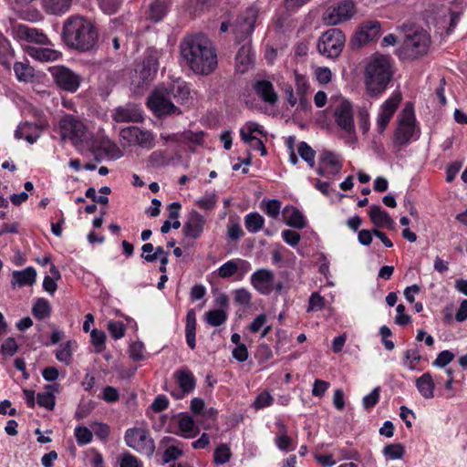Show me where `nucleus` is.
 Returning <instances> with one entry per match:
<instances>
[{
    "mask_svg": "<svg viewBox=\"0 0 467 467\" xmlns=\"http://www.w3.org/2000/svg\"><path fill=\"white\" fill-rule=\"evenodd\" d=\"M165 89L178 104H184L189 99L190 88L184 81L176 80L165 88Z\"/></svg>",
    "mask_w": 467,
    "mask_h": 467,
    "instance_id": "a878e982",
    "label": "nucleus"
},
{
    "mask_svg": "<svg viewBox=\"0 0 467 467\" xmlns=\"http://www.w3.org/2000/svg\"><path fill=\"white\" fill-rule=\"evenodd\" d=\"M335 121L347 133L355 131L352 105L348 100L341 101L334 111Z\"/></svg>",
    "mask_w": 467,
    "mask_h": 467,
    "instance_id": "2eb2a0df",
    "label": "nucleus"
},
{
    "mask_svg": "<svg viewBox=\"0 0 467 467\" xmlns=\"http://www.w3.org/2000/svg\"><path fill=\"white\" fill-rule=\"evenodd\" d=\"M127 446L140 454L151 456L155 451V443L150 432L142 428H130L125 432Z\"/></svg>",
    "mask_w": 467,
    "mask_h": 467,
    "instance_id": "0eeeda50",
    "label": "nucleus"
},
{
    "mask_svg": "<svg viewBox=\"0 0 467 467\" xmlns=\"http://www.w3.org/2000/svg\"><path fill=\"white\" fill-rule=\"evenodd\" d=\"M405 38L399 56L404 59H415L427 54L431 46V35L411 21L403 23L398 28Z\"/></svg>",
    "mask_w": 467,
    "mask_h": 467,
    "instance_id": "20e7f679",
    "label": "nucleus"
},
{
    "mask_svg": "<svg viewBox=\"0 0 467 467\" xmlns=\"http://www.w3.org/2000/svg\"><path fill=\"white\" fill-rule=\"evenodd\" d=\"M295 86L297 97L307 95L310 85L306 76L295 73Z\"/></svg>",
    "mask_w": 467,
    "mask_h": 467,
    "instance_id": "49530a36",
    "label": "nucleus"
},
{
    "mask_svg": "<svg viewBox=\"0 0 467 467\" xmlns=\"http://www.w3.org/2000/svg\"><path fill=\"white\" fill-rule=\"evenodd\" d=\"M72 0H43V5L47 12L53 15H60L67 12Z\"/></svg>",
    "mask_w": 467,
    "mask_h": 467,
    "instance_id": "72a5a7b5",
    "label": "nucleus"
},
{
    "mask_svg": "<svg viewBox=\"0 0 467 467\" xmlns=\"http://www.w3.org/2000/svg\"><path fill=\"white\" fill-rule=\"evenodd\" d=\"M380 34V23L378 21H368L364 23L359 31L356 33L352 39V45L361 47L375 38Z\"/></svg>",
    "mask_w": 467,
    "mask_h": 467,
    "instance_id": "f3484780",
    "label": "nucleus"
},
{
    "mask_svg": "<svg viewBox=\"0 0 467 467\" xmlns=\"http://www.w3.org/2000/svg\"><path fill=\"white\" fill-rule=\"evenodd\" d=\"M239 265L235 260H229L218 268V275L222 278L233 276L238 270Z\"/></svg>",
    "mask_w": 467,
    "mask_h": 467,
    "instance_id": "a18cd8bd",
    "label": "nucleus"
},
{
    "mask_svg": "<svg viewBox=\"0 0 467 467\" xmlns=\"http://www.w3.org/2000/svg\"><path fill=\"white\" fill-rule=\"evenodd\" d=\"M73 345H76V343L70 340L60 345L59 348L56 351V358L59 362H63L66 365L71 363Z\"/></svg>",
    "mask_w": 467,
    "mask_h": 467,
    "instance_id": "e433bc0d",
    "label": "nucleus"
},
{
    "mask_svg": "<svg viewBox=\"0 0 467 467\" xmlns=\"http://www.w3.org/2000/svg\"><path fill=\"white\" fill-rule=\"evenodd\" d=\"M415 132V115L411 106L407 105L399 118L398 127L394 133V143L406 146Z\"/></svg>",
    "mask_w": 467,
    "mask_h": 467,
    "instance_id": "1a4fd4ad",
    "label": "nucleus"
},
{
    "mask_svg": "<svg viewBox=\"0 0 467 467\" xmlns=\"http://www.w3.org/2000/svg\"><path fill=\"white\" fill-rule=\"evenodd\" d=\"M108 329L114 339H119L125 335V326L120 321H109L108 323Z\"/></svg>",
    "mask_w": 467,
    "mask_h": 467,
    "instance_id": "4d7b16f0",
    "label": "nucleus"
},
{
    "mask_svg": "<svg viewBox=\"0 0 467 467\" xmlns=\"http://www.w3.org/2000/svg\"><path fill=\"white\" fill-rule=\"evenodd\" d=\"M356 13L352 0H342L328 6L322 16V21L327 26H337L350 20Z\"/></svg>",
    "mask_w": 467,
    "mask_h": 467,
    "instance_id": "6e6552de",
    "label": "nucleus"
},
{
    "mask_svg": "<svg viewBox=\"0 0 467 467\" xmlns=\"http://www.w3.org/2000/svg\"><path fill=\"white\" fill-rule=\"evenodd\" d=\"M159 68L158 57L155 54L148 55L142 61L138 71L141 82L149 83L153 79Z\"/></svg>",
    "mask_w": 467,
    "mask_h": 467,
    "instance_id": "412c9836",
    "label": "nucleus"
},
{
    "mask_svg": "<svg viewBox=\"0 0 467 467\" xmlns=\"http://www.w3.org/2000/svg\"><path fill=\"white\" fill-rule=\"evenodd\" d=\"M265 219L258 213H250L244 217V226L249 233H258L263 229Z\"/></svg>",
    "mask_w": 467,
    "mask_h": 467,
    "instance_id": "f704fd0d",
    "label": "nucleus"
},
{
    "mask_svg": "<svg viewBox=\"0 0 467 467\" xmlns=\"http://www.w3.org/2000/svg\"><path fill=\"white\" fill-rule=\"evenodd\" d=\"M120 5L121 0H99L100 8L109 15L116 13Z\"/></svg>",
    "mask_w": 467,
    "mask_h": 467,
    "instance_id": "e2e57ef3",
    "label": "nucleus"
},
{
    "mask_svg": "<svg viewBox=\"0 0 467 467\" xmlns=\"http://www.w3.org/2000/svg\"><path fill=\"white\" fill-rule=\"evenodd\" d=\"M178 427L182 436L187 439L193 438L199 433V429L195 426L192 417L187 413L180 414Z\"/></svg>",
    "mask_w": 467,
    "mask_h": 467,
    "instance_id": "bb28decb",
    "label": "nucleus"
},
{
    "mask_svg": "<svg viewBox=\"0 0 467 467\" xmlns=\"http://www.w3.org/2000/svg\"><path fill=\"white\" fill-rule=\"evenodd\" d=\"M232 451L227 444H220L214 451L213 462L217 465H223L230 461Z\"/></svg>",
    "mask_w": 467,
    "mask_h": 467,
    "instance_id": "ea45409f",
    "label": "nucleus"
},
{
    "mask_svg": "<svg viewBox=\"0 0 467 467\" xmlns=\"http://www.w3.org/2000/svg\"><path fill=\"white\" fill-rule=\"evenodd\" d=\"M14 71L18 80L30 81L34 77V69L26 63L16 62Z\"/></svg>",
    "mask_w": 467,
    "mask_h": 467,
    "instance_id": "58836bf2",
    "label": "nucleus"
},
{
    "mask_svg": "<svg viewBox=\"0 0 467 467\" xmlns=\"http://www.w3.org/2000/svg\"><path fill=\"white\" fill-rule=\"evenodd\" d=\"M326 299L318 292H314L309 298L307 312L320 311L324 308Z\"/></svg>",
    "mask_w": 467,
    "mask_h": 467,
    "instance_id": "864d4df0",
    "label": "nucleus"
},
{
    "mask_svg": "<svg viewBox=\"0 0 467 467\" xmlns=\"http://www.w3.org/2000/svg\"><path fill=\"white\" fill-rule=\"evenodd\" d=\"M297 150L302 160H304L310 168H314L316 164V151L306 141L299 143Z\"/></svg>",
    "mask_w": 467,
    "mask_h": 467,
    "instance_id": "a19ab883",
    "label": "nucleus"
},
{
    "mask_svg": "<svg viewBox=\"0 0 467 467\" xmlns=\"http://www.w3.org/2000/svg\"><path fill=\"white\" fill-rule=\"evenodd\" d=\"M44 126L42 124L26 121L21 123L15 130V138L17 140L25 139L28 143H35L40 137Z\"/></svg>",
    "mask_w": 467,
    "mask_h": 467,
    "instance_id": "aec40b11",
    "label": "nucleus"
},
{
    "mask_svg": "<svg viewBox=\"0 0 467 467\" xmlns=\"http://www.w3.org/2000/svg\"><path fill=\"white\" fill-rule=\"evenodd\" d=\"M416 387L420 395L425 399L433 398L434 382L431 373L426 372L416 379Z\"/></svg>",
    "mask_w": 467,
    "mask_h": 467,
    "instance_id": "c85d7f7f",
    "label": "nucleus"
},
{
    "mask_svg": "<svg viewBox=\"0 0 467 467\" xmlns=\"http://www.w3.org/2000/svg\"><path fill=\"white\" fill-rule=\"evenodd\" d=\"M204 224V217L197 211L192 210L186 217L182 233L188 238L198 239L203 232Z\"/></svg>",
    "mask_w": 467,
    "mask_h": 467,
    "instance_id": "dca6fc26",
    "label": "nucleus"
},
{
    "mask_svg": "<svg viewBox=\"0 0 467 467\" xmlns=\"http://www.w3.org/2000/svg\"><path fill=\"white\" fill-rule=\"evenodd\" d=\"M130 357L134 361H140L145 358V347L142 342L136 341L130 345L129 348Z\"/></svg>",
    "mask_w": 467,
    "mask_h": 467,
    "instance_id": "603ef678",
    "label": "nucleus"
},
{
    "mask_svg": "<svg viewBox=\"0 0 467 467\" xmlns=\"http://www.w3.org/2000/svg\"><path fill=\"white\" fill-rule=\"evenodd\" d=\"M368 216L372 223L377 227L393 229L394 221L389 214L379 205H372L368 211Z\"/></svg>",
    "mask_w": 467,
    "mask_h": 467,
    "instance_id": "393cba45",
    "label": "nucleus"
},
{
    "mask_svg": "<svg viewBox=\"0 0 467 467\" xmlns=\"http://www.w3.org/2000/svg\"><path fill=\"white\" fill-rule=\"evenodd\" d=\"M138 142L135 145H139L144 149H152L154 147V136L149 130L138 129Z\"/></svg>",
    "mask_w": 467,
    "mask_h": 467,
    "instance_id": "37998d69",
    "label": "nucleus"
},
{
    "mask_svg": "<svg viewBox=\"0 0 467 467\" xmlns=\"http://www.w3.org/2000/svg\"><path fill=\"white\" fill-rule=\"evenodd\" d=\"M120 467H140V461L130 452H124L121 456Z\"/></svg>",
    "mask_w": 467,
    "mask_h": 467,
    "instance_id": "774afa93",
    "label": "nucleus"
},
{
    "mask_svg": "<svg viewBox=\"0 0 467 467\" xmlns=\"http://www.w3.org/2000/svg\"><path fill=\"white\" fill-rule=\"evenodd\" d=\"M256 95L268 104H275L278 100L272 82L265 79L256 80L253 86Z\"/></svg>",
    "mask_w": 467,
    "mask_h": 467,
    "instance_id": "b1692460",
    "label": "nucleus"
},
{
    "mask_svg": "<svg viewBox=\"0 0 467 467\" xmlns=\"http://www.w3.org/2000/svg\"><path fill=\"white\" fill-rule=\"evenodd\" d=\"M105 154L110 159H119L123 156L122 150L113 142H108L103 146Z\"/></svg>",
    "mask_w": 467,
    "mask_h": 467,
    "instance_id": "338daca9",
    "label": "nucleus"
},
{
    "mask_svg": "<svg viewBox=\"0 0 467 467\" xmlns=\"http://www.w3.org/2000/svg\"><path fill=\"white\" fill-rule=\"evenodd\" d=\"M112 117L116 122H141L143 120L140 109L132 105L117 108Z\"/></svg>",
    "mask_w": 467,
    "mask_h": 467,
    "instance_id": "4be33fe9",
    "label": "nucleus"
},
{
    "mask_svg": "<svg viewBox=\"0 0 467 467\" xmlns=\"http://www.w3.org/2000/svg\"><path fill=\"white\" fill-rule=\"evenodd\" d=\"M235 61L236 71L242 74L247 72L253 67L254 54L249 42L244 44L239 48L235 57Z\"/></svg>",
    "mask_w": 467,
    "mask_h": 467,
    "instance_id": "5701e85b",
    "label": "nucleus"
},
{
    "mask_svg": "<svg viewBox=\"0 0 467 467\" xmlns=\"http://www.w3.org/2000/svg\"><path fill=\"white\" fill-rule=\"evenodd\" d=\"M61 36L68 47L79 52L92 51L98 46V31L83 16L68 17L64 22Z\"/></svg>",
    "mask_w": 467,
    "mask_h": 467,
    "instance_id": "f03ea898",
    "label": "nucleus"
},
{
    "mask_svg": "<svg viewBox=\"0 0 467 467\" xmlns=\"http://www.w3.org/2000/svg\"><path fill=\"white\" fill-rule=\"evenodd\" d=\"M393 76V70L389 57L376 56L367 64L364 74L366 92L368 97L377 99L380 97Z\"/></svg>",
    "mask_w": 467,
    "mask_h": 467,
    "instance_id": "7ed1b4c3",
    "label": "nucleus"
},
{
    "mask_svg": "<svg viewBox=\"0 0 467 467\" xmlns=\"http://www.w3.org/2000/svg\"><path fill=\"white\" fill-rule=\"evenodd\" d=\"M168 0H155L149 6L148 19L152 22L161 21L167 14L169 9Z\"/></svg>",
    "mask_w": 467,
    "mask_h": 467,
    "instance_id": "c756f323",
    "label": "nucleus"
},
{
    "mask_svg": "<svg viewBox=\"0 0 467 467\" xmlns=\"http://www.w3.org/2000/svg\"><path fill=\"white\" fill-rule=\"evenodd\" d=\"M273 403V397L268 391H263L257 395L255 398L253 406L255 410H261L263 408L268 407Z\"/></svg>",
    "mask_w": 467,
    "mask_h": 467,
    "instance_id": "13d9d810",
    "label": "nucleus"
},
{
    "mask_svg": "<svg viewBox=\"0 0 467 467\" xmlns=\"http://www.w3.org/2000/svg\"><path fill=\"white\" fill-rule=\"evenodd\" d=\"M257 15L256 8L248 7L244 14L237 18L233 31L238 40L247 38L254 32Z\"/></svg>",
    "mask_w": 467,
    "mask_h": 467,
    "instance_id": "ddd939ff",
    "label": "nucleus"
},
{
    "mask_svg": "<svg viewBox=\"0 0 467 467\" xmlns=\"http://www.w3.org/2000/svg\"><path fill=\"white\" fill-rule=\"evenodd\" d=\"M346 43V36L339 28H330L325 31L317 41L318 52L331 59L337 58Z\"/></svg>",
    "mask_w": 467,
    "mask_h": 467,
    "instance_id": "423d86ee",
    "label": "nucleus"
},
{
    "mask_svg": "<svg viewBox=\"0 0 467 467\" xmlns=\"http://www.w3.org/2000/svg\"><path fill=\"white\" fill-rule=\"evenodd\" d=\"M380 388L376 387L369 394L366 395L362 400V405L365 410L372 409L379 400Z\"/></svg>",
    "mask_w": 467,
    "mask_h": 467,
    "instance_id": "6e6d98bb",
    "label": "nucleus"
},
{
    "mask_svg": "<svg viewBox=\"0 0 467 467\" xmlns=\"http://www.w3.org/2000/svg\"><path fill=\"white\" fill-rule=\"evenodd\" d=\"M91 343L95 347L97 353H100L105 348L106 334L102 330L93 329L90 332Z\"/></svg>",
    "mask_w": 467,
    "mask_h": 467,
    "instance_id": "de8ad7c7",
    "label": "nucleus"
},
{
    "mask_svg": "<svg viewBox=\"0 0 467 467\" xmlns=\"http://www.w3.org/2000/svg\"><path fill=\"white\" fill-rule=\"evenodd\" d=\"M177 384L181 390L171 392V395L176 399H182L184 395L191 393L195 388V379L193 374L188 370H178L174 373Z\"/></svg>",
    "mask_w": 467,
    "mask_h": 467,
    "instance_id": "6ab92c4d",
    "label": "nucleus"
},
{
    "mask_svg": "<svg viewBox=\"0 0 467 467\" xmlns=\"http://www.w3.org/2000/svg\"><path fill=\"white\" fill-rule=\"evenodd\" d=\"M182 58L195 73L208 75L217 67V55L212 42L202 34L185 36L180 44Z\"/></svg>",
    "mask_w": 467,
    "mask_h": 467,
    "instance_id": "f257e3e1",
    "label": "nucleus"
},
{
    "mask_svg": "<svg viewBox=\"0 0 467 467\" xmlns=\"http://www.w3.org/2000/svg\"><path fill=\"white\" fill-rule=\"evenodd\" d=\"M51 75L61 89L71 93L78 90L82 80L78 74L63 66L54 67Z\"/></svg>",
    "mask_w": 467,
    "mask_h": 467,
    "instance_id": "9b49d317",
    "label": "nucleus"
},
{
    "mask_svg": "<svg viewBox=\"0 0 467 467\" xmlns=\"http://www.w3.org/2000/svg\"><path fill=\"white\" fill-rule=\"evenodd\" d=\"M285 223L296 229H303L306 227V219L303 213L295 207H285L284 209Z\"/></svg>",
    "mask_w": 467,
    "mask_h": 467,
    "instance_id": "cd10ccee",
    "label": "nucleus"
},
{
    "mask_svg": "<svg viewBox=\"0 0 467 467\" xmlns=\"http://www.w3.org/2000/svg\"><path fill=\"white\" fill-rule=\"evenodd\" d=\"M12 276L14 284L20 287L32 285L36 282V272L34 267L29 266L21 271H14Z\"/></svg>",
    "mask_w": 467,
    "mask_h": 467,
    "instance_id": "7c9ffc66",
    "label": "nucleus"
},
{
    "mask_svg": "<svg viewBox=\"0 0 467 467\" xmlns=\"http://www.w3.org/2000/svg\"><path fill=\"white\" fill-rule=\"evenodd\" d=\"M195 333H196L195 312L193 309H191L187 313L186 325H185L186 342L191 349H194L196 347Z\"/></svg>",
    "mask_w": 467,
    "mask_h": 467,
    "instance_id": "473e14b6",
    "label": "nucleus"
},
{
    "mask_svg": "<svg viewBox=\"0 0 467 467\" xmlns=\"http://www.w3.org/2000/svg\"><path fill=\"white\" fill-rule=\"evenodd\" d=\"M36 402L40 407L52 410L56 405V398L50 391L40 392L36 396Z\"/></svg>",
    "mask_w": 467,
    "mask_h": 467,
    "instance_id": "c03bdc74",
    "label": "nucleus"
},
{
    "mask_svg": "<svg viewBox=\"0 0 467 467\" xmlns=\"http://www.w3.org/2000/svg\"><path fill=\"white\" fill-rule=\"evenodd\" d=\"M18 32L21 36L25 37L30 42H34L40 45H47L49 40L47 36L36 28H31L26 26H20Z\"/></svg>",
    "mask_w": 467,
    "mask_h": 467,
    "instance_id": "2f4dec72",
    "label": "nucleus"
},
{
    "mask_svg": "<svg viewBox=\"0 0 467 467\" xmlns=\"http://www.w3.org/2000/svg\"><path fill=\"white\" fill-rule=\"evenodd\" d=\"M32 314L37 319H45L51 314L49 302L45 298H37L33 305Z\"/></svg>",
    "mask_w": 467,
    "mask_h": 467,
    "instance_id": "c9c22d12",
    "label": "nucleus"
},
{
    "mask_svg": "<svg viewBox=\"0 0 467 467\" xmlns=\"http://www.w3.org/2000/svg\"><path fill=\"white\" fill-rule=\"evenodd\" d=\"M454 358V354L450 350H443L439 353L436 359L433 361V365L439 368H443L451 362Z\"/></svg>",
    "mask_w": 467,
    "mask_h": 467,
    "instance_id": "0e129e2a",
    "label": "nucleus"
},
{
    "mask_svg": "<svg viewBox=\"0 0 467 467\" xmlns=\"http://www.w3.org/2000/svg\"><path fill=\"white\" fill-rule=\"evenodd\" d=\"M404 453L405 449L401 443H391L383 448V454L390 460L401 459Z\"/></svg>",
    "mask_w": 467,
    "mask_h": 467,
    "instance_id": "79ce46f5",
    "label": "nucleus"
},
{
    "mask_svg": "<svg viewBox=\"0 0 467 467\" xmlns=\"http://www.w3.org/2000/svg\"><path fill=\"white\" fill-rule=\"evenodd\" d=\"M147 106L158 118L181 115L182 111L172 102L164 87L154 89L147 99Z\"/></svg>",
    "mask_w": 467,
    "mask_h": 467,
    "instance_id": "39448f33",
    "label": "nucleus"
},
{
    "mask_svg": "<svg viewBox=\"0 0 467 467\" xmlns=\"http://www.w3.org/2000/svg\"><path fill=\"white\" fill-rule=\"evenodd\" d=\"M203 131L193 132L192 130H184L183 132H181V142H190L195 145H201L203 140Z\"/></svg>",
    "mask_w": 467,
    "mask_h": 467,
    "instance_id": "3c124183",
    "label": "nucleus"
},
{
    "mask_svg": "<svg viewBox=\"0 0 467 467\" xmlns=\"http://www.w3.org/2000/svg\"><path fill=\"white\" fill-rule=\"evenodd\" d=\"M342 163L339 157L329 150H323L319 155V166L317 172L320 176L333 177L341 171Z\"/></svg>",
    "mask_w": 467,
    "mask_h": 467,
    "instance_id": "4468645a",
    "label": "nucleus"
},
{
    "mask_svg": "<svg viewBox=\"0 0 467 467\" xmlns=\"http://www.w3.org/2000/svg\"><path fill=\"white\" fill-rule=\"evenodd\" d=\"M401 101V94L394 92L381 106L377 118L379 133H383Z\"/></svg>",
    "mask_w": 467,
    "mask_h": 467,
    "instance_id": "f8f14e48",
    "label": "nucleus"
},
{
    "mask_svg": "<svg viewBox=\"0 0 467 467\" xmlns=\"http://www.w3.org/2000/svg\"><path fill=\"white\" fill-rule=\"evenodd\" d=\"M227 318L228 315L223 309H214L205 313V321L213 327L223 325Z\"/></svg>",
    "mask_w": 467,
    "mask_h": 467,
    "instance_id": "4c0bfd02",
    "label": "nucleus"
},
{
    "mask_svg": "<svg viewBox=\"0 0 467 467\" xmlns=\"http://www.w3.org/2000/svg\"><path fill=\"white\" fill-rule=\"evenodd\" d=\"M59 129L63 139H69L74 144L82 142L86 138V126L77 117L67 114L59 121Z\"/></svg>",
    "mask_w": 467,
    "mask_h": 467,
    "instance_id": "9d476101",
    "label": "nucleus"
},
{
    "mask_svg": "<svg viewBox=\"0 0 467 467\" xmlns=\"http://www.w3.org/2000/svg\"><path fill=\"white\" fill-rule=\"evenodd\" d=\"M217 202V195L214 192L207 193L198 199L195 203L203 210H212Z\"/></svg>",
    "mask_w": 467,
    "mask_h": 467,
    "instance_id": "5fc2aeb1",
    "label": "nucleus"
},
{
    "mask_svg": "<svg viewBox=\"0 0 467 467\" xmlns=\"http://www.w3.org/2000/svg\"><path fill=\"white\" fill-rule=\"evenodd\" d=\"M274 278L272 271L262 268L252 275L251 284L262 295H269L273 291Z\"/></svg>",
    "mask_w": 467,
    "mask_h": 467,
    "instance_id": "a211bd4d",
    "label": "nucleus"
},
{
    "mask_svg": "<svg viewBox=\"0 0 467 467\" xmlns=\"http://www.w3.org/2000/svg\"><path fill=\"white\" fill-rule=\"evenodd\" d=\"M251 293L245 288H240L234 291V300L236 303L243 306H249L251 304Z\"/></svg>",
    "mask_w": 467,
    "mask_h": 467,
    "instance_id": "69168bd1",
    "label": "nucleus"
},
{
    "mask_svg": "<svg viewBox=\"0 0 467 467\" xmlns=\"http://www.w3.org/2000/svg\"><path fill=\"white\" fill-rule=\"evenodd\" d=\"M281 202L276 199L268 200L265 204V213L272 218H277L280 213Z\"/></svg>",
    "mask_w": 467,
    "mask_h": 467,
    "instance_id": "bf43d9fd",
    "label": "nucleus"
},
{
    "mask_svg": "<svg viewBox=\"0 0 467 467\" xmlns=\"http://www.w3.org/2000/svg\"><path fill=\"white\" fill-rule=\"evenodd\" d=\"M181 203L178 202H172L169 205V218L173 220L171 226L173 229H179L181 227V222L178 220L180 216Z\"/></svg>",
    "mask_w": 467,
    "mask_h": 467,
    "instance_id": "680f3d73",
    "label": "nucleus"
},
{
    "mask_svg": "<svg viewBox=\"0 0 467 467\" xmlns=\"http://www.w3.org/2000/svg\"><path fill=\"white\" fill-rule=\"evenodd\" d=\"M75 437L79 445H86L91 442L93 434L87 427L78 426L75 429Z\"/></svg>",
    "mask_w": 467,
    "mask_h": 467,
    "instance_id": "09e8293b",
    "label": "nucleus"
},
{
    "mask_svg": "<svg viewBox=\"0 0 467 467\" xmlns=\"http://www.w3.org/2000/svg\"><path fill=\"white\" fill-rule=\"evenodd\" d=\"M32 56L39 61H53L57 59V53L49 48L39 47L34 50Z\"/></svg>",
    "mask_w": 467,
    "mask_h": 467,
    "instance_id": "8fccbe9b",
    "label": "nucleus"
},
{
    "mask_svg": "<svg viewBox=\"0 0 467 467\" xmlns=\"http://www.w3.org/2000/svg\"><path fill=\"white\" fill-rule=\"evenodd\" d=\"M138 129L139 127L135 126L122 129L120 130V137L130 145H135V142H138Z\"/></svg>",
    "mask_w": 467,
    "mask_h": 467,
    "instance_id": "052dcab7",
    "label": "nucleus"
}]
</instances>
